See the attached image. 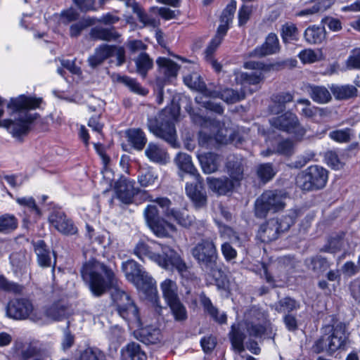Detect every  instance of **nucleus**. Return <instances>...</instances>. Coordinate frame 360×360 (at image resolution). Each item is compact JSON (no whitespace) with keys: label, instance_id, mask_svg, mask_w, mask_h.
Wrapping results in <instances>:
<instances>
[{"label":"nucleus","instance_id":"nucleus-1","mask_svg":"<svg viewBox=\"0 0 360 360\" xmlns=\"http://www.w3.org/2000/svg\"><path fill=\"white\" fill-rule=\"evenodd\" d=\"M80 272L96 297H100L108 290L113 288L111 296L117 314L129 326L139 328L141 326L136 304L129 293L117 287V278L110 267L96 259H91L83 264Z\"/></svg>","mask_w":360,"mask_h":360},{"label":"nucleus","instance_id":"nucleus-2","mask_svg":"<svg viewBox=\"0 0 360 360\" xmlns=\"http://www.w3.org/2000/svg\"><path fill=\"white\" fill-rule=\"evenodd\" d=\"M41 102V98H36L25 95L11 98L7 107L12 109L13 112H19V117L16 121L4 120V127H6L13 136L17 139L26 135L30 131V124L39 116L38 113L31 114L27 110L39 108Z\"/></svg>","mask_w":360,"mask_h":360},{"label":"nucleus","instance_id":"nucleus-3","mask_svg":"<svg viewBox=\"0 0 360 360\" xmlns=\"http://www.w3.org/2000/svg\"><path fill=\"white\" fill-rule=\"evenodd\" d=\"M122 270L126 279L146 296H153L156 292L155 281L145 269L134 259L122 264Z\"/></svg>","mask_w":360,"mask_h":360},{"label":"nucleus","instance_id":"nucleus-4","mask_svg":"<svg viewBox=\"0 0 360 360\" xmlns=\"http://www.w3.org/2000/svg\"><path fill=\"white\" fill-rule=\"evenodd\" d=\"M147 126L157 137L166 141L173 148L179 146L174 118L167 110L161 111L157 117H148Z\"/></svg>","mask_w":360,"mask_h":360},{"label":"nucleus","instance_id":"nucleus-5","mask_svg":"<svg viewBox=\"0 0 360 360\" xmlns=\"http://www.w3.org/2000/svg\"><path fill=\"white\" fill-rule=\"evenodd\" d=\"M191 255L202 269L210 274L217 267L219 259L217 245L211 238L201 239L191 250Z\"/></svg>","mask_w":360,"mask_h":360},{"label":"nucleus","instance_id":"nucleus-6","mask_svg":"<svg viewBox=\"0 0 360 360\" xmlns=\"http://www.w3.org/2000/svg\"><path fill=\"white\" fill-rule=\"evenodd\" d=\"M328 179V170L320 165H314L308 167L297 175L296 184L304 191H319L326 186Z\"/></svg>","mask_w":360,"mask_h":360},{"label":"nucleus","instance_id":"nucleus-7","mask_svg":"<svg viewBox=\"0 0 360 360\" xmlns=\"http://www.w3.org/2000/svg\"><path fill=\"white\" fill-rule=\"evenodd\" d=\"M285 193L281 191H265L255 201V216L264 219L270 212L275 213L283 210L285 206Z\"/></svg>","mask_w":360,"mask_h":360},{"label":"nucleus","instance_id":"nucleus-8","mask_svg":"<svg viewBox=\"0 0 360 360\" xmlns=\"http://www.w3.org/2000/svg\"><path fill=\"white\" fill-rule=\"evenodd\" d=\"M146 225L158 238H168L170 232L176 231V226L160 215L156 205H148L143 212Z\"/></svg>","mask_w":360,"mask_h":360},{"label":"nucleus","instance_id":"nucleus-9","mask_svg":"<svg viewBox=\"0 0 360 360\" xmlns=\"http://www.w3.org/2000/svg\"><path fill=\"white\" fill-rule=\"evenodd\" d=\"M270 125L281 131L292 134L297 141H302L306 134V129L300 124L296 114L286 111L281 115L269 120Z\"/></svg>","mask_w":360,"mask_h":360},{"label":"nucleus","instance_id":"nucleus-10","mask_svg":"<svg viewBox=\"0 0 360 360\" xmlns=\"http://www.w3.org/2000/svg\"><path fill=\"white\" fill-rule=\"evenodd\" d=\"M156 263L166 270L176 269L184 278H188V267L179 254L168 246H162V254H158Z\"/></svg>","mask_w":360,"mask_h":360},{"label":"nucleus","instance_id":"nucleus-11","mask_svg":"<svg viewBox=\"0 0 360 360\" xmlns=\"http://www.w3.org/2000/svg\"><path fill=\"white\" fill-rule=\"evenodd\" d=\"M72 314L70 304L63 300L54 301L42 308L41 314H32L30 319L35 322L43 321V317L51 321H61L69 318Z\"/></svg>","mask_w":360,"mask_h":360},{"label":"nucleus","instance_id":"nucleus-12","mask_svg":"<svg viewBox=\"0 0 360 360\" xmlns=\"http://www.w3.org/2000/svg\"><path fill=\"white\" fill-rule=\"evenodd\" d=\"M195 182L186 184V193L197 209L207 206V196L200 175L193 177Z\"/></svg>","mask_w":360,"mask_h":360},{"label":"nucleus","instance_id":"nucleus-13","mask_svg":"<svg viewBox=\"0 0 360 360\" xmlns=\"http://www.w3.org/2000/svg\"><path fill=\"white\" fill-rule=\"evenodd\" d=\"M33 311L30 300L25 298L11 300L6 306V315L15 320H24L30 317Z\"/></svg>","mask_w":360,"mask_h":360},{"label":"nucleus","instance_id":"nucleus-14","mask_svg":"<svg viewBox=\"0 0 360 360\" xmlns=\"http://www.w3.org/2000/svg\"><path fill=\"white\" fill-rule=\"evenodd\" d=\"M135 181L122 176L115 182L114 191L116 198L124 204H130L134 197L139 193L135 187Z\"/></svg>","mask_w":360,"mask_h":360},{"label":"nucleus","instance_id":"nucleus-15","mask_svg":"<svg viewBox=\"0 0 360 360\" xmlns=\"http://www.w3.org/2000/svg\"><path fill=\"white\" fill-rule=\"evenodd\" d=\"M49 221L58 231L64 235H74L77 233V228L71 219L60 210H53Z\"/></svg>","mask_w":360,"mask_h":360},{"label":"nucleus","instance_id":"nucleus-16","mask_svg":"<svg viewBox=\"0 0 360 360\" xmlns=\"http://www.w3.org/2000/svg\"><path fill=\"white\" fill-rule=\"evenodd\" d=\"M349 335L346 323L339 322L333 326L332 333L328 336L331 352H335L338 349H345L349 342Z\"/></svg>","mask_w":360,"mask_h":360},{"label":"nucleus","instance_id":"nucleus-17","mask_svg":"<svg viewBox=\"0 0 360 360\" xmlns=\"http://www.w3.org/2000/svg\"><path fill=\"white\" fill-rule=\"evenodd\" d=\"M280 50L281 45L277 35L271 32L266 36L264 43L249 52L248 56L250 58H261L278 53Z\"/></svg>","mask_w":360,"mask_h":360},{"label":"nucleus","instance_id":"nucleus-18","mask_svg":"<svg viewBox=\"0 0 360 360\" xmlns=\"http://www.w3.org/2000/svg\"><path fill=\"white\" fill-rule=\"evenodd\" d=\"M156 63L158 67L159 75L156 77L155 81L160 79L163 84H167L177 77L180 65L170 58L159 57L156 60Z\"/></svg>","mask_w":360,"mask_h":360},{"label":"nucleus","instance_id":"nucleus-19","mask_svg":"<svg viewBox=\"0 0 360 360\" xmlns=\"http://www.w3.org/2000/svg\"><path fill=\"white\" fill-rule=\"evenodd\" d=\"M206 181L209 189L219 195H225L232 192L236 185L233 180L226 176L219 178L209 176Z\"/></svg>","mask_w":360,"mask_h":360},{"label":"nucleus","instance_id":"nucleus-20","mask_svg":"<svg viewBox=\"0 0 360 360\" xmlns=\"http://www.w3.org/2000/svg\"><path fill=\"white\" fill-rule=\"evenodd\" d=\"M302 90L313 101L319 104L327 103L332 99L330 92L324 86L307 83L303 86Z\"/></svg>","mask_w":360,"mask_h":360},{"label":"nucleus","instance_id":"nucleus-21","mask_svg":"<svg viewBox=\"0 0 360 360\" xmlns=\"http://www.w3.org/2000/svg\"><path fill=\"white\" fill-rule=\"evenodd\" d=\"M34 252L37 255V262L39 266L42 268H48L51 266L52 257L51 252L49 247L44 240H32Z\"/></svg>","mask_w":360,"mask_h":360},{"label":"nucleus","instance_id":"nucleus-22","mask_svg":"<svg viewBox=\"0 0 360 360\" xmlns=\"http://www.w3.org/2000/svg\"><path fill=\"white\" fill-rule=\"evenodd\" d=\"M91 39L105 41H119L121 34L114 26L92 27L89 32Z\"/></svg>","mask_w":360,"mask_h":360},{"label":"nucleus","instance_id":"nucleus-23","mask_svg":"<svg viewBox=\"0 0 360 360\" xmlns=\"http://www.w3.org/2000/svg\"><path fill=\"white\" fill-rule=\"evenodd\" d=\"M293 95L290 92H279L274 94L271 97V103L269 106L271 114L278 115L283 112L286 108V104L292 102Z\"/></svg>","mask_w":360,"mask_h":360},{"label":"nucleus","instance_id":"nucleus-24","mask_svg":"<svg viewBox=\"0 0 360 360\" xmlns=\"http://www.w3.org/2000/svg\"><path fill=\"white\" fill-rule=\"evenodd\" d=\"M125 136L129 145L138 151L142 150L146 143L147 137L140 128H130L125 131Z\"/></svg>","mask_w":360,"mask_h":360},{"label":"nucleus","instance_id":"nucleus-25","mask_svg":"<svg viewBox=\"0 0 360 360\" xmlns=\"http://www.w3.org/2000/svg\"><path fill=\"white\" fill-rule=\"evenodd\" d=\"M136 338L146 345H155L160 342L161 331L158 328L148 326L139 329L135 333Z\"/></svg>","mask_w":360,"mask_h":360},{"label":"nucleus","instance_id":"nucleus-26","mask_svg":"<svg viewBox=\"0 0 360 360\" xmlns=\"http://www.w3.org/2000/svg\"><path fill=\"white\" fill-rule=\"evenodd\" d=\"M145 155L153 162L164 165L167 163L169 155L167 150L157 143L150 142L148 144Z\"/></svg>","mask_w":360,"mask_h":360},{"label":"nucleus","instance_id":"nucleus-27","mask_svg":"<svg viewBox=\"0 0 360 360\" xmlns=\"http://www.w3.org/2000/svg\"><path fill=\"white\" fill-rule=\"evenodd\" d=\"M277 225L274 222V219H271L266 223L262 224L258 230L257 237L262 243H270L276 240L279 233L278 232Z\"/></svg>","mask_w":360,"mask_h":360},{"label":"nucleus","instance_id":"nucleus-28","mask_svg":"<svg viewBox=\"0 0 360 360\" xmlns=\"http://www.w3.org/2000/svg\"><path fill=\"white\" fill-rule=\"evenodd\" d=\"M175 162L181 171L179 175L181 179H183L184 177L182 173L188 174L193 177H195L197 175H200L197 169L194 167L191 157L185 153H178L175 158Z\"/></svg>","mask_w":360,"mask_h":360},{"label":"nucleus","instance_id":"nucleus-29","mask_svg":"<svg viewBox=\"0 0 360 360\" xmlns=\"http://www.w3.org/2000/svg\"><path fill=\"white\" fill-rule=\"evenodd\" d=\"M111 78L113 82L124 84L135 94L141 96H146L148 94V90L143 87L136 79L131 78L127 75H121L118 73H114L112 75Z\"/></svg>","mask_w":360,"mask_h":360},{"label":"nucleus","instance_id":"nucleus-30","mask_svg":"<svg viewBox=\"0 0 360 360\" xmlns=\"http://www.w3.org/2000/svg\"><path fill=\"white\" fill-rule=\"evenodd\" d=\"M200 302L204 311L207 313L212 319L219 324L226 322L227 316L225 313L219 314L218 309L212 304L211 300L204 292L200 295Z\"/></svg>","mask_w":360,"mask_h":360},{"label":"nucleus","instance_id":"nucleus-31","mask_svg":"<svg viewBox=\"0 0 360 360\" xmlns=\"http://www.w3.org/2000/svg\"><path fill=\"white\" fill-rule=\"evenodd\" d=\"M112 48L109 44H103L95 49L93 55L90 56L87 60L89 65L95 69L103 63V62L110 57V50Z\"/></svg>","mask_w":360,"mask_h":360},{"label":"nucleus","instance_id":"nucleus-32","mask_svg":"<svg viewBox=\"0 0 360 360\" xmlns=\"http://www.w3.org/2000/svg\"><path fill=\"white\" fill-rule=\"evenodd\" d=\"M304 39L309 44H320L326 38L324 27L316 25L309 26L304 32Z\"/></svg>","mask_w":360,"mask_h":360},{"label":"nucleus","instance_id":"nucleus-33","mask_svg":"<svg viewBox=\"0 0 360 360\" xmlns=\"http://www.w3.org/2000/svg\"><path fill=\"white\" fill-rule=\"evenodd\" d=\"M126 5L128 7H131L133 13L136 14L139 20L145 26L155 27L158 25L157 20L146 13L144 9L134 0H126Z\"/></svg>","mask_w":360,"mask_h":360},{"label":"nucleus","instance_id":"nucleus-34","mask_svg":"<svg viewBox=\"0 0 360 360\" xmlns=\"http://www.w3.org/2000/svg\"><path fill=\"white\" fill-rule=\"evenodd\" d=\"M121 355L122 360H146V355L140 345L134 342H129L123 347Z\"/></svg>","mask_w":360,"mask_h":360},{"label":"nucleus","instance_id":"nucleus-35","mask_svg":"<svg viewBox=\"0 0 360 360\" xmlns=\"http://www.w3.org/2000/svg\"><path fill=\"white\" fill-rule=\"evenodd\" d=\"M199 161L205 174L217 172L220 165L219 156L214 153H207L200 155Z\"/></svg>","mask_w":360,"mask_h":360},{"label":"nucleus","instance_id":"nucleus-36","mask_svg":"<svg viewBox=\"0 0 360 360\" xmlns=\"http://www.w3.org/2000/svg\"><path fill=\"white\" fill-rule=\"evenodd\" d=\"M226 169L230 179L235 184L242 180L243 177L244 167L241 159L233 157L229 159L226 163Z\"/></svg>","mask_w":360,"mask_h":360},{"label":"nucleus","instance_id":"nucleus-37","mask_svg":"<svg viewBox=\"0 0 360 360\" xmlns=\"http://www.w3.org/2000/svg\"><path fill=\"white\" fill-rule=\"evenodd\" d=\"M280 34L283 44H288L300 39V31L292 22H286L281 25Z\"/></svg>","mask_w":360,"mask_h":360},{"label":"nucleus","instance_id":"nucleus-38","mask_svg":"<svg viewBox=\"0 0 360 360\" xmlns=\"http://www.w3.org/2000/svg\"><path fill=\"white\" fill-rule=\"evenodd\" d=\"M330 91L337 100H348L356 98L358 95V89L351 84L333 85Z\"/></svg>","mask_w":360,"mask_h":360},{"label":"nucleus","instance_id":"nucleus-39","mask_svg":"<svg viewBox=\"0 0 360 360\" xmlns=\"http://www.w3.org/2000/svg\"><path fill=\"white\" fill-rule=\"evenodd\" d=\"M229 339L233 349L238 352L244 351L243 342L246 338L245 334L240 328L239 323H233L229 333Z\"/></svg>","mask_w":360,"mask_h":360},{"label":"nucleus","instance_id":"nucleus-40","mask_svg":"<svg viewBox=\"0 0 360 360\" xmlns=\"http://www.w3.org/2000/svg\"><path fill=\"white\" fill-rule=\"evenodd\" d=\"M300 307V303L290 297H285L279 300L272 306V308L277 312L285 314H292L294 311H297Z\"/></svg>","mask_w":360,"mask_h":360},{"label":"nucleus","instance_id":"nucleus-41","mask_svg":"<svg viewBox=\"0 0 360 360\" xmlns=\"http://www.w3.org/2000/svg\"><path fill=\"white\" fill-rule=\"evenodd\" d=\"M264 77L262 72H240L236 77V82L245 91L246 85H257L263 81Z\"/></svg>","mask_w":360,"mask_h":360},{"label":"nucleus","instance_id":"nucleus-42","mask_svg":"<svg viewBox=\"0 0 360 360\" xmlns=\"http://www.w3.org/2000/svg\"><path fill=\"white\" fill-rule=\"evenodd\" d=\"M305 264L307 268L315 274L323 273L329 269L330 264L326 258L321 255L307 259Z\"/></svg>","mask_w":360,"mask_h":360},{"label":"nucleus","instance_id":"nucleus-43","mask_svg":"<svg viewBox=\"0 0 360 360\" xmlns=\"http://www.w3.org/2000/svg\"><path fill=\"white\" fill-rule=\"evenodd\" d=\"M134 62L136 72L143 78L146 77L148 72L153 67V59L145 52L141 53L134 60Z\"/></svg>","mask_w":360,"mask_h":360},{"label":"nucleus","instance_id":"nucleus-44","mask_svg":"<svg viewBox=\"0 0 360 360\" xmlns=\"http://www.w3.org/2000/svg\"><path fill=\"white\" fill-rule=\"evenodd\" d=\"M17 202L25 207V213H30V217L37 221L41 216V212L36 204L35 200L32 197L19 198L16 200Z\"/></svg>","mask_w":360,"mask_h":360},{"label":"nucleus","instance_id":"nucleus-45","mask_svg":"<svg viewBox=\"0 0 360 360\" xmlns=\"http://www.w3.org/2000/svg\"><path fill=\"white\" fill-rule=\"evenodd\" d=\"M174 319L177 322H184L188 319V313L186 307L181 302L180 299L167 302Z\"/></svg>","mask_w":360,"mask_h":360},{"label":"nucleus","instance_id":"nucleus-46","mask_svg":"<svg viewBox=\"0 0 360 360\" xmlns=\"http://www.w3.org/2000/svg\"><path fill=\"white\" fill-rule=\"evenodd\" d=\"M256 173L258 179L264 184L271 181L276 174L277 170L271 162L259 164L257 167Z\"/></svg>","mask_w":360,"mask_h":360},{"label":"nucleus","instance_id":"nucleus-47","mask_svg":"<svg viewBox=\"0 0 360 360\" xmlns=\"http://www.w3.org/2000/svg\"><path fill=\"white\" fill-rule=\"evenodd\" d=\"M134 254L142 261H144L145 258H148L156 262L157 258H158V253L153 252L151 248L143 241H139L136 245Z\"/></svg>","mask_w":360,"mask_h":360},{"label":"nucleus","instance_id":"nucleus-48","mask_svg":"<svg viewBox=\"0 0 360 360\" xmlns=\"http://www.w3.org/2000/svg\"><path fill=\"white\" fill-rule=\"evenodd\" d=\"M41 350L34 343L30 342L22 345L16 352L18 360H29L40 354Z\"/></svg>","mask_w":360,"mask_h":360},{"label":"nucleus","instance_id":"nucleus-49","mask_svg":"<svg viewBox=\"0 0 360 360\" xmlns=\"http://www.w3.org/2000/svg\"><path fill=\"white\" fill-rule=\"evenodd\" d=\"M246 91L241 88L240 91L226 88L221 90V99L228 104H233L243 100Z\"/></svg>","mask_w":360,"mask_h":360},{"label":"nucleus","instance_id":"nucleus-50","mask_svg":"<svg viewBox=\"0 0 360 360\" xmlns=\"http://www.w3.org/2000/svg\"><path fill=\"white\" fill-rule=\"evenodd\" d=\"M160 288L167 303L179 299L177 294L176 284L171 279L165 280L161 283Z\"/></svg>","mask_w":360,"mask_h":360},{"label":"nucleus","instance_id":"nucleus-51","mask_svg":"<svg viewBox=\"0 0 360 360\" xmlns=\"http://www.w3.org/2000/svg\"><path fill=\"white\" fill-rule=\"evenodd\" d=\"M25 287L18 283L8 280L4 275H0V290L8 293L20 295Z\"/></svg>","mask_w":360,"mask_h":360},{"label":"nucleus","instance_id":"nucleus-52","mask_svg":"<svg viewBox=\"0 0 360 360\" xmlns=\"http://www.w3.org/2000/svg\"><path fill=\"white\" fill-rule=\"evenodd\" d=\"M95 20L91 18H82L79 21L72 23L70 27V36L72 38L78 37L83 30L94 25Z\"/></svg>","mask_w":360,"mask_h":360},{"label":"nucleus","instance_id":"nucleus-53","mask_svg":"<svg viewBox=\"0 0 360 360\" xmlns=\"http://www.w3.org/2000/svg\"><path fill=\"white\" fill-rule=\"evenodd\" d=\"M18 219L14 215L5 214L0 216V233H9L18 227Z\"/></svg>","mask_w":360,"mask_h":360},{"label":"nucleus","instance_id":"nucleus-54","mask_svg":"<svg viewBox=\"0 0 360 360\" xmlns=\"http://www.w3.org/2000/svg\"><path fill=\"white\" fill-rule=\"evenodd\" d=\"M180 226L189 228L194 222V217L177 209H174L172 212L171 217Z\"/></svg>","mask_w":360,"mask_h":360},{"label":"nucleus","instance_id":"nucleus-55","mask_svg":"<svg viewBox=\"0 0 360 360\" xmlns=\"http://www.w3.org/2000/svg\"><path fill=\"white\" fill-rule=\"evenodd\" d=\"M296 216L295 212H293L292 214L285 215L279 219H274V222L277 225L276 226L278 227L279 235L290 229L295 222Z\"/></svg>","mask_w":360,"mask_h":360},{"label":"nucleus","instance_id":"nucleus-56","mask_svg":"<svg viewBox=\"0 0 360 360\" xmlns=\"http://www.w3.org/2000/svg\"><path fill=\"white\" fill-rule=\"evenodd\" d=\"M353 135V130L350 128H345L343 129H337L331 131L328 136L329 137L338 143H348L351 141Z\"/></svg>","mask_w":360,"mask_h":360},{"label":"nucleus","instance_id":"nucleus-57","mask_svg":"<svg viewBox=\"0 0 360 360\" xmlns=\"http://www.w3.org/2000/svg\"><path fill=\"white\" fill-rule=\"evenodd\" d=\"M104 353L97 347H88L80 354L79 360H105Z\"/></svg>","mask_w":360,"mask_h":360},{"label":"nucleus","instance_id":"nucleus-58","mask_svg":"<svg viewBox=\"0 0 360 360\" xmlns=\"http://www.w3.org/2000/svg\"><path fill=\"white\" fill-rule=\"evenodd\" d=\"M294 143L290 139H285L278 143L276 153L284 156H291L294 153Z\"/></svg>","mask_w":360,"mask_h":360},{"label":"nucleus","instance_id":"nucleus-59","mask_svg":"<svg viewBox=\"0 0 360 360\" xmlns=\"http://www.w3.org/2000/svg\"><path fill=\"white\" fill-rule=\"evenodd\" d=\"M150 201L155 202L161 209L162 214L167 218H170L172 212L175 208L171 207L172 201L167 197H159L155 199H150Z\"/></svg>","mask_w":360,"mask_h":360},{"label":"nucleus","instance_id":"nucleus-60","mask_svg":"<svg viewBox=\"0 0 360 360\" xmlns=\"http://www.w3.org/2000/svg\"><path fill=\"white\" fill-rule=\"evenodd\" d=\"M316 153L311 150H306L303 154H301L297 157L292 165V167L297 169H300L304 167L308 162L314 160Z\"/></svg>","mask_w":360,"mask_h":360},{"label":"nucleus","instance_id":"nucleus-61","mask_svg":"<svg viewBox=\"0 0 360 360\" xmlns=\"http://www.w3.org/2000/svg\"><path fill=\"white\" fill-rule=\"evenodd\" d=\"M236 10V1L235 0H231L222 11L220 17L221 22L230 24L233 20Z\"/></svg>","mask_w":360,"mask_h":360},{"label":"nucleus","instance_id":"nucleus-62","mask_svg":"<svg viewBox=\"0 0 360 360\" xmlns=\"http://www.w3.org/2000/svg\"><path fill=\"white\" fill-rule=\"evenodd\" d=\"M70 322L68 321L67 326L63 330V337L61 342V348L63 351L69 349L75 344V335L72 334L70 330Z\"/></svg>","mask_w":360,"mask_h":360},{"label":"nucleus","instance_id":"nucleus-63","mask_svg":"<svg viewBox=\"0 0 360 360\" xmlns=\"http://www.w3.org/2000/svg\"><path fill=\"white\" fill-rule=\"evenodd\" d=\"M221 254L227 262H233L238 255L236 250L229 242H224L221 245Z\"/></svg>","mask_w":360,"mask_h":360},{"label":"nucleus","instance_id":"nucleus-64","mask_svg":"<svg viewBox=\"0 0 360 360\" xmlns=\"http://www.w3.org/2000/svg\"><path fill=\"white\" fill-rule=\"evenodd\" d=\"M157 176L151 170H143L138 177V181L141 186L147 187L154 184Z\"/></svg>","mask_w":360,"mask_h":360}]
</instances>
